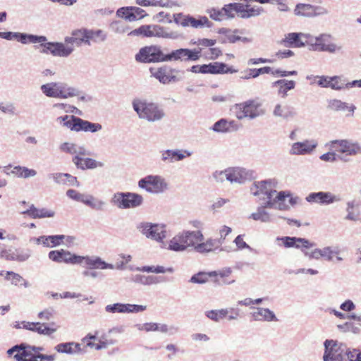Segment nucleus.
Masks as SVG:
<instances>
[{"mask_svg":"<svg viewBox=\"0 0 361 361\" xmlns=\"http://www.w3.org/2000/svg\"><path fill=\"white\" fill-rule=\"evenodd\" d=\"M327 12V10L323 6L302 3L298 4L294 9V13L295 16L306 18H313L318 16L325 15Z\"/></svg>","mask_w":361,"mask_h":361,"instance_id":"nucleus-12","label":"nucleus"},{"mask_svg":"<svg viewBox=\"0 0 361 361\" xmlns=\"http://www.w3.org/2000/svg\"><path fill=\"white\" fill-rule=\"evenodd\" d=\"M324 361H361V351L357 349H345L341 343L333 340L324 342Z\"/></svg>","mask_w":361,"mask_h":361,"instance_id":"nucleus-1","label":"nucleus"},{"mask_svg":"<svg viewBox=\"0 0 361 361\" xmlns=\"http://www.w3.org/2000/svg\"><path fill=\"white\" fill-rule=\"evenodd\" d=\"M185 238L187 240V247H194L196 249L198 243L204 240L203 235L200 231L184 232Z\"/></svg>","mask_w":361,"mask_h":361,"instance_id":"nucleus-38","label":"nucleus"},{"mask_svg":"<svg viewBox=\"0 0 361 361\" xmlns=\"http://www.w3.org/2000/svg\"><path fill=\"white\" fill-rule=\"evenodd\" d=\"M234 128V121H228L226 119H221L216 122L213 126V130L216 132L226 133Z\"/></svg>","mask_w":361,"mask_h":361,"instance_id":"nucleus-45","label":"nucleus"},{"mask_svg":"<svg viewBox=\"0 0 361 361\" xmlns=\"http://www.w3.org/2000/svg\"><path fill=\"white\" fill-rule=\"evenodd\" d=\"M49 259L58 263H68V252L63 249L51 250L49 252Z\"/></svg>","mask_w":361,"mask_h":361,"instance_id":"nucleus-43","label":"nucleus"},{"mask_svg":"<svg viewBox=\"0 0 361 361\" xmlns=\"http://www.w3.org/2000/svg\"><path fill=\"white\" fill-rule=\"evenodd\" d=\"M246 172L240 168H229L222 171H216L214 178L219 181H224L225 179L233 183H242L246 179Z\"/></svg>","mask_w":361,"mask_h":361,"instance_id":"nucleus-10","label":"nucleus"},{"mask_svg":"<svg viewBox=\"0 0 361 361\" xmlns=\"http://www.w3.org/2000/svg\"><path fill=\"white\" fill-rule=\"evenodd\" d=\"M348 215L347 219L350 220H358L359 219V211L357 208L355 207V205L353 202L348 203Z\"/></svg>","mask_w":361,"mask_h":361,"instance_id":"nucleus-59","label":"nucleus"},{"mask_svg":"<svg viewBox=\"0 0 361 361\" xmlns=\"http://www.w3.org/2000/svg\"><path fill=\"white\" fill-rule=\"evenodd\" d=\"M288 196L289 195H286L284 192H276V194L271 197V199L267 200V205L270 207H277L282 209L283 208V202L286 197Z\"/></svg>","mask_w":361,"mask_h":361,"instance_id":"nucleus-41","label":"nucleus"},{"mask_svg":"<svg viewBox=\"0 0 361 361\" xmlns=\"http://www.w3.org/2000/svg\"><path fill=\"white\" fill-rule=\"evenodd\" d=\"M305 200L310 203L329 204L334 202L336 197L331 192H311L306 197Z\"/></svg>","mask_w":361,"mask_h":361,"instance_id":"nucleus-27","label":"nucleus"},{"mask_svg":"<svg viewBox=\"0 0 361 361\" xmlns=\"http://www.w3.org/2000/svg\"><path fill=\"white\" fill-rule=\"evenodd\" d=\"M272 85L273 87H277L279 94L285 97L287 95L288 91L295 88V82L294 80L282 79L275 81Z\"/></svg>","mask_w":361,"mask_h":361,"instance_id":"nucleus-34","label":"nucleus"},{"mask_svg":"<svg viewBox=\"0 0 361 361\" xmlns=\"http://www.w3.org/2000/svg\"><path fill=\"white\" fill-rule=\"evenodd\" d=\"M202 73L209 74H224L233 73L235 72L231 67H228L226 63L221 62H214L209 64L202 65Z\"/></svg>","mask_w":361,"mask_h":361,"instance_id":"nucleus-26","label":"nucleus"},{"mask_svg":"<svg viewBox=\"0 0 361 361\" xmlns=\"http://www.w3.org/2000/svg\"><path fill=\"white\" fill-rule=\"evenodd\" d=\"M69 197L75 200L82 202L92 208L99 209L102 205V202L101 201L94 199L93 197L85 196L73 190H69Z\"/></svg>","mask_w":361,"mask_h":361,"instance_id":"nucleus-30","label":"nucleus"},{"mask_svg":"<svg viewBox=\"0 0 361 361\" xmlns=\"http://www.w3.org/2000/svg\"><path fill=\"white\" fill-rule=\"evenodd\" d=\"M130 36H142L144 37H164L170 38L172 34L166 31V30L157 25H145L135 29L128 32Z\"/></svg>","mask_w":361,"mask_h":361,"instance_id":"nucleus-7","label":"nucleus"},{"mask_svg":"<svg viewBox=\"0 0 361 361\" xmlns=\"http://www.w3.org/2000/svg\"><path fill=\"white\" fill-rule=\"evenodd\" d=\"M23 214H26L33 219L52 217L54 214V212L46 209H37L34 204H32L29 209L23 211Z\"/></svg>","mask_w":361,"mask_h":361,"instance_id":"nucleus-33","label":"nucleus"},{"mask_svg":"<svg viewBox=\"0 0 361 361\" xmlns=\"http://www.w3.org/2000/svg\"><path fill=\"white\" fill-rule=\"evenodd\" d=\"M141 232L147 238L156 240H161L166 236V231L163 226L152 224L149 223L142 224L140 226Z\"/></svg>","mask_w":361,"mask_h":361,"instance_id":"nucleus-19","label":"nucleus"},{"mask_svg":"<svg viewBox=\"0 0 361 361\" xmlns=\"http://www.w3.org/2000/svg\"><path fill=\"white\" fill-rule=\"evenodd\" d=\"M259 75L261 74H265V73H270L276 75H279L280 77H286L288 75H297V71H281V70H276L274 71H271V67L269 66H264L260 68H257Z\"/></svg>","mask_w":361,"mask_h":361,"instance_id":"nucleus-47","label":"nucleus"},{"mask_svg":"<svg viewBox=\"0 0 361 361\" xmlns=\"http://www.w3.org/2000/svg\"><path fill=\"white\" fill-rule=\"evenodd\" d=\"M135 60L142 63L161 62L170 61V57L165 55L158 46L151 45L141 48L135 55Z\"/></svg>","mask_w":361,"mask_h":361,"instance_id":"nucleus-4","label":"nucleus"},{"mask_svg":"<svg viewBox=\"0 0 361 361\" xmlns=\"http://www.w3.org/2000/svg\"><path fill=\"white\" fill-rule=\"evenodd\" d=\"M212 272H199L198 274L192 276L190 281L196 283H204L208 282L209 279H212Z\"/></svg>","mask_w":361,"mask_h":361,"instance_id":"nucleus-55","label":"nucleus"},{"mask_svg":"<svg viewBox=\"0 0 361 361\" xmlns=\"http://www.w3.org/2000/svg\"><path fill=\"white\" fill-rule=\"evenodd\" d=\"M212 276L211 281L217 285L230 284L234 281L231 279V271L230 269L219 272L212 271Z\"/></svg>","mask_w":361,"mask_h":361,"instance_id":"nucleus-31","label":"nucleus"},{"mask_svg":"<svg viewBox=\"0 0 361 361\" xmlns=\"http://www.w3.org/2000/svg\"><path fill=\"white\" fill-rule=\"evenodd\" d=\"M15 39L23 44L32 43V34L16 32Z\"/></svg>","mask_w":361,"mask_h":361,"instance_id":"nucleus-61","label":"nucleus"},{"mask_svg":"<svg viewBox=\"0 0 361 361\" xmlns=\"http://www.w3.org/2000/svg\"><path fill=\"white\" fill-rule=\"evenodd\" d=\"M146 310V306L132 304L115 303L108 305L105 310L110 313L139 312Z\"/></svg>","mask_w":361,"mask_h":361,"instance_id":"nucleus-23","label":"nucleus"},{"mask_svg":"<svg viewBox=\"0 0 361 361\" xmlns=\"http://www.w3.org/2000/svg\"><path fill=\"white\" fill-rule=\"evenodd\" d=\"M87 153L85 150L79 152V153L73 158V162L78 168L82 169H94L102 166V164L94 159L90 158H85Z\"/></svg>","mask_w":361,"mask_h":361,"instance_id":"nucleus-25","label":"nucleus"},{"mask_svg":"<svg viewBox=\"0 0 361 361\" xmlns=\"http://www.w3.org/2000/svg\"><path fill=\"white\" fill-rule=\"evenodd\" d=\"M310 37L311 35L309 34L290 32L285 35L281 43L285 47L292 48H300L306 45L310 47Z\"/></svg>","mask_w":361,"mask_h":361,"instance_id":"nucleus-9","label":"nucleus"},{"mask_svg":"<svg viewBox=\"0 0 361 361\" xmlns=\"http://www.w3.org/2000/svg\"><path fill=\"white\" fill-rule=\"evenodd\" d=\"M138 185L140 188L152 193L161 192L166 187L164 180L157 176H148L142 178L139 180Z\"/></svg>","mask_w":361,"mask_h":361,"instance_id":"nucleus-11","label":"nucleus"},{"mask_svg":"<svg viewBox=\"0 0 361 361\" xmlns=\"http://www.w3.org/2000/svg\"><path fill=\"white\" fill-rule=\"evenodd\" d=\"M134 110L140 118L154 121L161 119L164 114L158 106L154 103H148L143 101L135 100L133 103Z\"/></svg>","mask_w":361,"mask_h":361,"instance_id":"nucleus-3","label":"nucleus"},{"mask_svg":"<svg viewBox=\"0 0 361 361\" xmlns=\"http://www.w3.org/2000/svg\"><path fill=\"white\" fill-rule=\"evenodd\" d=\"M116 15L128 21H135V16H133L132 7H123L118 9Z\"/></svg>","mask_w":361,"mask_h":361,"instance_id":"nucleus-54","label":"nucleus"},{"mask_svg":"<svg viewBox=\"0 0 361 361\" xmlns=\"http://www.w3.org/2000/svg\"><path fill=\"white\" fill-rule=\"evenodd\" d=\"M87 30H78L73 32L72 37H69V43L79 45L82 42L86 43Z\"/></svg>","mask_w":361,"mask_h":361,"instance_id":"nucleus-48","label":"nucleus"},{"mask_svg":"<svg viewBox=\"0 0 361 361\" xmlns=\"http://www.w3.org/2000/svg\"><path fill=\"white\" fill-rule=\"evenodd\" d=\"M225 15L228 18L238 17L240 18H250L259 16L264 9L261 6L252 5L250 3H232L224 5L223 7Z\"/></svg>","mask_w":361,"mask_h":361,"instance_id":"nucleus-2","label":"nucleus"},{"mask_svg":"<svg viewBox=\"0 0 361 361\" xmlns=\"http://www.w3.org/2000/svg\"><path fill=\"white\" fill-rule=\"evenodd\" d=\"M333 252L329 247L324 248L323 250L314 249L312 252L308 251V255H305L310 259H319L321 257H326L328 259H331Z\"/></svg>","mask_w":361,"mask_h":361,"instance_id":"nucleus-44","label":"nucleus"},{"mask_svg":"<svg viewBox=\"0 0 361 361\" xmlns=\"http://www.w3.org/2000/svg\"><path fill=\"white\" fill-rule=\"evenodd\" d=\"M170 57V61L174 60H185V61H197L200 57V51L199 50H191L188 49H180L173 51L171 54H168Z\"/></svg>","mask_w":361,"mask_h":361,"instance_id":"nucleus-24","label":"nucleus"},{"mask_svg":"<svg viewBox=\"0 0 361 361\" xmlns=\"http://www.w3.org/2000/svg\"><path fill=\"white\" fill-rule=\"evenodd\" d=\"M66 238L64 235H41L35 240L37 244H42L47 247H54L63 243Z\"/></svg>","mask_w":361,"mask_h":361,"instance_id":"nucleus-29","label":"nucleus"},{"mask_svg":"<svg viewBox=\"0 0 361 361\" xmlns=\"http://www.w3.org/2000/svg\"><path fill=\"white\" fill-rule=\"evenodd\" d=\"M31 256V250L29 249L26 250H18L16 253H13V259L18 262H25L29 259Z\"/></svg>","mask_w":361,"mask_h":361,"instance_id":"nucleus-57","label":"nucleus"},{"mask_svg":"<svg viewBox=\"0 0 361 361\" xmlns=\"http://www.w3.org/2000/svg\"><path fill=\"white\" fill-rule=\"evenodd\" d=\"M5 279L11 281V283L14 286H18L24 281V279L20 274L11 271H6Z\"/></svg>","mask_w":361,"mask_h":361,"instance_id":"nucleus-58","label":"nucleus"},{"mask_svg":"<svg viewBox=\"0 0 361 361\" xmlns=\"http://www.w3.org/2000/svg\"><path fill=\"white\" fill-rule=\"evenodd\" d=\"M137 329L145 332L161 331L162 333H166L169 330V328L166 324H159L157 323L149 322L142 324H138Z\"/></svg>","mask_w":361,"mask_h":361,"instance_id":"nucleus-37","label":"nucleus"},{"mask_svg":"<svg viewBox=\"0 0 361 361\" xmlns=\"http://www.w3.org/2000/svg\"><path fill=\"white\" fill-rule=\"evenodd\" d=\"M221 54V50L217 47H210L206 52L207 57L209 59H216Z\"/></svg>","mask_w":361,"mask_h":361,"instance_id":"nucleus-63","label":"nucleus"},{"mask_svg":"<svg viewBox=\"0 0 361 361\" xmlns=\"http://www.w3.org/2000/svg\"><path fill=\"white\" fill-rule=\"evenodd\" d=\"M111 29L118 34H123L129 30V26L125 21L117 20L111 24Z\"/></svg>","mask_w":361,"mask_h":361,"instance_id":"nucleus-52","label":"nucleus"},{"mask_svg":"<svg viewBox=\"0 0 361 361\" xmlns=\"http://www.w3.org/2000/svg\"><path fill=\"white\" fill-rule=\"evenodd\" d=\"M240 32L238 30L226 31L225 34L226 40L230 43H235L240 41L241 39V37L239 35Z\"/></svg>","mask_w":361,"mask_h":361,"instance_id":"nucleus-60","label":"nucleus"},{"mask_svg":"<svg viewBox=\"0 0 361 361\" xmlns=\"http://www.w3.org/2000/svg\"><path fill=\"white\" fill-rule=\"evenodd\" d=\"M329 145L331 149L350 156L361 153V146L358 143L351 142L347 140H333L330 142Z\"/></svg>","mask_w":361,"mask_h":361,"instance_id":"nucleus-13","label":"nucleus"},{"mask_svg":"<svg viewBox=\"0 0 361 361\" xmlns=\"http://www.w3.org/2000/svg\"><path fill=\"white\" fill-rule=\"evenodd\" d=\"M149 71L153 77L163 84H167L177 80L176 70L167 66L159 68H150Z\"/></svg>","mask_w":361,"mask_h":361,"instance_id":"nucleus-14","label":"nucleus"},{"mask_svg":"<svg viewBox=\"0 0 361 361\" xmlns=\"http://www.w3.org/2000/svg\"><path fill=\"white\" fill-rule=\"evenodd\" d=\"M328 109L335 111H344L348 110L350 112L354 111V106H348L346 103L341 102L338 99H331L328 102Z\"/></svg>","mask_w":361,"mask_h":361,"instance_id":"nucleus-42","label":"nucleus"},{"mask_svg":"<svg viewBox=\"0 0 361 361\" xmlns=\"http://www.w3.org/2000/svg\"><path fill=\"white\" fill-rule=\"evenodd\" d=\"M186 242L187 240L185 238V234L183 232L175 235L170 240L169 248L174 251H183L188 247Z\"/></svg>","mask_w":361,"mask_h":361,"instance_id":"nucleus-35","label":"nucleus"},{"mask_svg":"<svg viewBox=\"0 0 361 361\" xmlns=\"http://www.w3.org/2000/svg\"><path fill=\"white\" fill-rule=\"evenodd\" d=\"M69 126L72 130L77 132L85 131L94 133L102 129V126L99 123H91L74 116H72L69 121Z\"/></svg>","mask_w":361,"mask_h":361,"instance_id":"nucleus-15","label":"nucleus"},{"mask_svg":"<svg viewBox=\"0 0 361 361\" xmlns=\"http://www.w3.org/2000/svg\"><path fill=\"white\" fill-rule=\"evenodd\" d=\"M190 152L186 150H166L162 154V159L171 162L177 161L190 157Z\"/></svg>","mask_w":361,"mask_h":361,"instance_id":"nucleus-32","label":"nucleus"},{"mask_svg":"<svg viewBox=\"0 0 361 361\" xmlns=\"http://www.w3.org/2000/svg\"><path fill=\"white\" fill-rule=\"evenodd\" d=\"M215 247V242L212 239H209L205 242H200L196 247V250L200 252H207L212 251Z\"/></svg>","mask_w":361,"mask_h":361,"instance_id":"nucleus-53","label":"nucleus"},{"mask_svg":"<svg viewBox=\"0 0 361 361\" xmlns=\"http://www.w3.org/2000/svg\"><path fill=\"white\" fill-rule=\"evenodd\" d=\"M86 267H87L90 269H104L111 267L105 262L102 261L99 257L91 258L88 257L87 259H86Z\"/></svg>","mask_w":361,"mask_h":361,"instance_id":"nucleus-49","label":"nucleus"},{"mask_svg":"<svg viewBox=\"0 0 361 361\" xmlns=\"http://www.w3.org/2000/svg\"><path fill=\"white\" fill-rule=\"evenodd\" d=\"M228 314V310L221 309L219 310H211L207 312V316L215 322H218L219 319L225 318Z\"/></svg>","mask_w":361,"mask_h":361,"instance_id":"nucleus-56","label":"nucleus"},{"mask_svg":"<svg viewBox=\"0 0 361 361\" xmlns=\"http://www.w3.org/2000/svg\"><path fill=\"white\" fill-rule=\"evenodd\" d=\"M235 116L238 119L246 117L255 118L262 114V104L258 99H249L246 102L236 104L234 106Z\"/></svg>","mask_w":361,"mask_h":361,"instance_id":"nucleus-5","label":"nucleus"},{"mask_svg":"<svg viewBox=\"0 0 361 361\" xmlns=\"http://www.w3.org/2000/svg\"><path fill=\"white\" fill-rule=\"evenodd\" d=\"M36 326L32 327V331L37 332L40 335L50 336L55 332L56 329L51 328L44 323L35 322Z\"/></svg>","mask_w":361,"mask_h":361,"instance_id":"nucleus-51","label":"nucleus"},{"mask_svg":"<svg viewBox=\"0 0 361 361\" xmlns=\"http://www.w3.org/2000/svg\"><path fill=\"white\" fill-rule=\"evenodd\" d=\"M252 317L255 320H276L274 312L267 308H256L252 312Z\"/></svg>","mask_w":361,"mask_h":361,"instance_id":"nucleus-40","label":"nucleus"},{"mask_svg":"<svg viewBox=\"0 0 361 361\" xmlns=\"http://www.w3.org/2000/svg\"><path fill=\"white\" fill-rule=\"evenodd\" d=\"M106 39V34L102 30H87L86 43L90 44V42H102Z\"/></svg>","mask_w":361,"mask_h":361,"instance_id":"nucleus-46","label":"nucleus"},{"mask_svg":"<svg viewBox=\"0 0 361 361\" xmlns=\"http://www.w3.org/2000/svg\"><path fill=\"white\" fill-rule=\"evenodd\" d=\"M40 53L44 54H51L54 56H67L68 49L60 42H49L47 43L41 44Z\"/></svg>","mask_w":361,"mask_h":361,"instance_id":"nucleus-22","label":"nucleus"},{"mask_svg":"<svg viewBox=\"0 0 361 361\" xmlns=\"http://www.w3.org/2000/svg\"><path fill=\"white\" fill-rule=\"evenodd\" d=\"M82 342L86 345L95 348L96 350H100L102 348H107L109 345L114 343L113 340H107L102 337L101 339H98L96 335L88 334L82 339Z\"/></svg>","mask_w":361,"mask_h":361,"instance_id":"nucleus-28","label":"nucleus"},{"mask_svg":"<svg viewBox=\"0 0 361 361\" xmlns=\"http://www.w3.org/2000/svg\"><path fill=\"white\" fill-rule=\"evenodd\" d=\"M317 146V143L305 141L302 142H296L292 147V151L294 154H301L310 152Z\"/></svg>","mask_w":361,"mask_h":361,"instance_id":"nucleus-39","label":"nucleus"},{"mask_svg":"<svg viewBox=\"0 0 361 361\" xmlns=\"http://www.w3.org/2000/svg\"><path fill=\"white\" fill-rule=\"evenodd\" d=\"M317 83L322 87H330L333 90H340L348 87V83L341 76H317Z\"/></svg>","mask_w":361,"mask_h":361,"instance_id":"nucleus-16","label":"nucleus"},{"mask_svg":"<svg viewBox=\"0 0 361 361\" xmlns=\"http://www.w3.org/2000/svg\"><path fill=\"white\" fill-rule=\"evenodd\" d=\"M40 88L42 93L48 97H68V90L63 84L50 82L42 85Z\"/></svg>","mask_w":361,"mask_h":361,"instance_id":"nucleus-17","label":"nucleus"},{"mask_svg":"<svg viewBox=\"0 0 361 361\" xmlns=\"http://www.w3.org/2000/svg\"><path fill=\"white\" fill-rule=\"evenodd\" d=\"M11 173L20 178H29L35 176L37 171L35 169H29L25 166H15L11 171Z\"/></svg>","mask_w":361,"mask_h":361,"instance_id":"nucleus-36","label":"nucleus"},{"mask_svg":"<svg viewBox=\"0 0 361 361\" xmlns=\"http://www.w3.org/2000/svg\"><path fill=\"white\" fill-rule=\"evenodd\" d=\"M255 190L252 192L255 195H263V199L269 200L276 194L275 184L271 180L258 182L255 185Z\"/></svg>","mask_w":361,"mask_h":361,"instance_id":"nucleus-21","label":"nucleus"},{"mask_svg":"<svg viewBox=\"0 0 361 361\" xmlns=\"http://www.w3.org/2000/svg\"><path fill=\"white\" fill-rule=\"evenodd\" d=\"M251 216L255 220L267 221L269 219L268 214L264 209H259L257 212L252 214Z\"/></svg>","mask_w":361,"mask_h":361,"instance_id":"nucleus-64","label":"nucleus"},{"mask_svg":"<svg viewBox=\"0 0 361 361\" xmlns=\"http://www.w3.org/2000/svg\"><path fill=\"white\" fill-rule=\"evenodd\" d=\"M113 202L119 208L129 209L140 206L143 198L137 193L117 192L114 195Z\"/></svg>","mask_w":361,"mask_h":361,"instance_id":"nucleus-6","label":"nucleus"},{"mask_svg":"<svg viewBox=\"0 0 361 361\" xmlns=\"http://www.w3.org/2000/svg\"><path fill=\"white\" fill-rule=\"evenodd\" d=\"M310 49L318 51H328L334 53L337 49V46L333 43L331 35L322 34L314 37L311 35Z\"/></svg>","mask_w":361,"mask_h":361,"instance_id":"nucleus-8","label":"nucleus"},{"mask_svg":"<svg viewBox=\"0 0 361 361\" xmlns=\"http://www.w3.org/2000/svg\"><path fill=\"white\" fill-rule=\"evenodd\" d=\"M49 177L52 178L58 184H66V179L68 178L67 173H56L49 175Z\"/></svg>","mask_w":361,"mask_h":361,"instance_id":"nucleus-62","label":"nucleus"},{"mask_svg":"<svg viewBox=\"0 0 361 361\" xmlns=\"http://www.w3.org/2000/svg\"><path fill=\"white\" fill-rule=\"evenodd\" d=\"M173 20L176 24L183 27L190 26L195 28L202 27L208 22L207 17L196 19L192 16H184L182 13L173 15Z\"/></svg>","mask_w":361,"mask_h":361,"instance_id":"nucleus-20","label":"nucleus"},{"mask_svg":"<svg viewBox=\"0 0 361 361\" xmlns=\"http://www.w3.org/2000/svg\"><path fill=\"white\" fill-rule=\"evenodd\" d=\"M0 111L5 114L11 116L18 115V111L16 106V104L12 102H0Z\"/></svg>","mask_w":361,"mask_h":361,"instance_id":"nucleus-50","label":"nucleus"},{"mask_svg":"<svg viewBox=\"0 0 361 361\" xmlns=\"http://www.w3.org/2000/svg\"><path fill=\"white\" fill-rule=\"evenodd\" d=\"M281 240L286 247H294L301 250L305 255H308V250L314 246L313 243L302 238L286 236Z\"/></svg>","mask_w":361,"mask_h":361,"instance_id":"nucleus-18","label":"nucleus"}]
</instances>
